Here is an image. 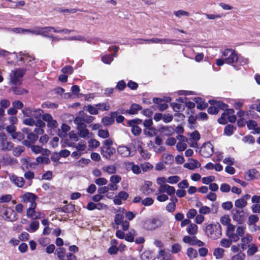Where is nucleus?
<instances>
[{
    "instance_id": "9",
    "label": "nucleus",
    "mask_w": 260,
    "mask_h": 260,
    "mask_svg": "<svg viewBox=\"0 0 260 260\" xmlns=\"http://www.w3.org/2000/svg\"><path fill=\"white\" fill-rule=\"evenodd\" d=\"M23 76V71L21 70H16L11 78V82L14 85H20L21 84V78Z\"/></svg>"
},
{
    "instance_id": "47",
    "label": "nucleus",
    "mask_w": 260,
    "mask_h": 260,
    "mask_svg": "<svg viewBox=\"0 0 260 260\" xmlns=\"http://www.w3.org/2000/svg\"><path fill=\"white\" fill-rule=\"evenodd\" d=\"M98 136L102 138L106 139L109 137V133L107 129H100L98 131Z\"/></svg>"
},
{
    "instance_id": "16",
    "label": "nucleus",
    "mask_w": 260,
    "mask_h": 260,
    "mask_svg": "<svg viewBox=\"0 0 260 260\" xmlns=\"http://www.w3.org/2000/svg\"><path fill=\"white\" fill-rule=\"evenodd\" d=\"M193 101L197 103V108L203 110L208 106V104L205 102V100L200 97H195L193 99Z\"/></svg>"
},
{
    "instance_id": "42",
    "label": "nucleus",
    "mask_w": 260,
    "mask_h": 260,
    "mask_svg": "<svg viewBox=\"0 0 260 260\" xmlns=\"http://www.w3.org/2000/svg\"><path fill=\"white\" fill-rule=\"evenodd\" d=\"M232 244V240L229 239L224 238L220 240V245L223 247L224 248H229L230 247V246Z\"/></svg>"
},
{
    "instance_id": "27",
    "label": "nucleus",
    "mask_w": 260,
    "mask_h": 260,
    "mask_svg": "<svg viewBox=\"0 0 260 260\" xmlns=\"http://www.w3.org/2000/svg\"><path fill=\"white\" fill-rule=\"evenodd\" d=\"M201 166L200 163L196 159H192V162L189 163H185L184 165V167L189 170H193L194 169L200 167Z\"/></svg>"
},
{
    "instance_id": "56",
    "label": "nucleus",
    "mask_w": 260,
    "mask_h": 260,
    "mask_svg": "<svg viewBox=\"0 0 260 260\" xmlns=\"http://www.w3.org/2000/svg\"><path fill=\"white\" fill-rule=\"evenodd\" d=\"M121 178L120 176L114 175H112L110 177V181L111 182L115 184L116 185V184L119 183L121 181Z\"/></svg>"
},
{
    "instance_id": "55",
    "label": "nucleus",
    "mask_w": 260,
    "mask_h": 260,
    "mask_svg": "<svg viewBox=\"0 0 260 260\" xmlns=\"http://www.w3.org/2000/svg\"><path fill=\"white\" fill-rule=\"evenodd\" d=\"M126 83L123 80H120L117 83L115 88L117 89L119 91H122L126 87Z\"/></svg>"
},
{
    "instance_id": "13",
    "label": "nucleus",
    "mask_w": 260,
    "mask_h": 260,
    "mask_svg": "<svg viewBox=\"0 0 260 260\" xmlns=\"http://www.w3.org/2000/svg\"><path fill=\"white\" fill-rule=\"evenodd\" d=\"M158 131L166 136H172L174 133V129L171 126H160L158 128Z\"/></svg>"
},
{
    "instance_id": "18",
    "label": "nucleus",
    "mask_w": 260,
    "mask_h": 260,
    "mask_svg": "<svg viewBox=\"0 0 260 260\" xmlns=\"http://www.w3.org/2000/svg\"><path fill=\"white\" fill-rule=\"evenodd\" d=\"M117 152L122 157H127L131 154V149L125 146H120L117 148Z\"/></svg>"
},
{
    "instance_id": "33",
    "label": "nucleus",
    "mask_w": 260,
    "mask_h": 260,
    "mask_svg": "<svg viewBox=\"0 0 260 260\" xmlns=\"http://www.w3.org/2000/svg\"><path fill=\"white\" fill-rule=\"evenodd\" d=\"M95 106L97 107L98 111L100 110L102 111H108L110 108V104L108 102L98 103L95 104Z\"/></svg>"
},
{
    "instance_id": "3",
    "label": "nucleus",
    "mask_w": 260,
    "mask_h": 260,
    "mask_svg": "<svg viewBox=\"0 0 260 260\" xmlns=\"http://www.w3.org/2000/svg\"><path fill=\"white\" fill-rule=\"evenodd\" d=\"M206 233L208 237L213 239L220 238L221 236V226L219 223L216 222L207 226Z\"/></svg>"
},
{
    "instance_id": "31",
    "label": "nucleus",
    "mask_w": 260,
    "mask_h": 260,
    "mask_svg": "<svg viewBox=\"0 0 260 260\" xmlns=\"http://www.w3.org/2000/svg\"><path fill=\"white\" fill-rule=\"evenodd\" d=\"M248 248L247 254L248 256L253 255L258 251V247L255 244L252 243Z\"/></svg>"
},
{
    "instance_id": "35",
    "label": "nucleus",
    "mask_w": 260,
    "mask_h": 260,
    "mask_svg": "<svg viewBox=\"0 0 260 260\" xmlns=\"http://www.w3.org/2000/svg\"><path fill=\"white\" fill-rule=\"evenodd\" d=\"M256 125L257 123L254 120H249L247 122V126L249 129H255L257 133H259L260 131V128L258 127L255 128Z\"/></svg>"
},
{
    "instance_id": "30",
    "label": "nucleus",
    "mask_w": 260,
    "mask_h": 260,
    "mask_svg": "<svg viewBox=\"0 0 260 260\" xmlns=\"http://www.w3.org/2000/svg\"><path fill=\"white\" fill-rule=\"evenodd\" d=\"M138 150H139L141 156L143 158L145 159H148L150 158L151 156V154L149 153L147 150L143 149L141 145H139L138 146Z\"/></svg>"
},
{
    "instance_id": "21",
    "label": "nucleus",
    "mask_w": 260,
    "mask_h": 260,
    "mask_svg": "<svg viewBox=\"0 0 260 260\" xmlns=\"http://www.w3.org/2000/svg\"><path fill=\"white\" fill-rule=\"evenodd\" d=\"M142 109V107L136 103L132 104L129 109L128 110V114L135 115L138 113L139 111Z\"/></svg>"
},
{
    "instance_id": "58",
    "label": "nucleus",
    "mask_w": 260,
    "mask_h": 260,
    "mask_svg": "<svg viewBox=\"0 0 260 260\" xmlns=\"http://www.w3.org/2000/svg\"><path fill=\"white\" fill-rule=\"evenodd\" d=\"M187 254L190 258H194L197 256L198 253L196 250L192 248H189L187 249Z\"/></svg>"
},
{
    "instance_id": "24",
    "label": "nucleus",
    "mask_w": 260,
    "mask_h": 260,
    "mask_svg": "<svg viewBox=\"0 0 260 260\" xmlns=\"http://www.w3.org/2000/svg\"><path fill=\"white\" fill-rule=\"evenodd\" d=\"M20 85H14L11 88L14 94L16 95H22L28 93V90L22 88L19 86Z\"/></svg>"
},
{
    "instance_id": "46",
    "label": "nucleus",
    "mask_w": 260,
    "mask_h": 260,
    "mask_svg": "<svg viewBox=\"0 0 260 260\" xmlns=\"http://www.w3.org/2000/svg\"><path fill=\"white\" fill-rule=\"evenodd\" d=\"M242 141L244 143H248L252 144L255 142V139L252 136L248 135L244 137L242 139Z\"/></svg>"
},
{
    "instance_id": "63",
    "label": "nucleus",
    "mask_w": 260,
    "mask_h": 260,
    "mask_svg": "<svg viewBox=\"0 0 260 260\" xmlns=\"http://www.w3.org/2000/svg\"><path fill=\"white\" fill-rule=\"evenodd\" d=\"M180 180V177L178 176H170L168 179V182L171 184L177 183Z\"/></svg>"
},
{
    "instance_id": "25",
    "label": "nucleus",
    "mask_w": 260,
    "mask_h": 260,
    "mask_svg": "<svg viewBox=\"0 0 260 260\" xmlns=\"http://www.w3.org/2000/svg\"><path fill=\"white\" fill-rule=\"evenodd\" d=\"M225 250L220 247L215 248L213 252L214 256L216 259H221L224 257Z\"/></svg>"
},
{
    "instance_id": "1",
    "label": "nucleus",
    "mask_w": 260,
    "mask_h": 260,
    "mask_svg": "<svg viewBox=\"0 0 260 260\" xmlns=\"http://www.w3.org/2000/svg\"><path fill=\"white\" fill-rule=\"evenodd\" d=\"M222 56L225 58V63L232 65L236 70L248 63L247 59L238 54L233 49H225L222 52Z\"/></svg>"
},
{
    "instance_id": "44",
    "label": "nucleus",
    "mask_w": 260,
    "mask_h": 260,
    "mask_svg": "<svg viewBox=\"0 0 260 260\" xmlns=\"http://www.w3.org/2000/svg\"><path fill=\"white\" fill-rule=\"evenodd\" d=\"M66 251L63 248H58L56 250V253L60 260H63Z\"/></svg>"
},
{
    "instance_id": "20",
    "label": "nucleus",
    "mask_w": 260,
    "mask_h": 260,
    "mask_svg": "<svg viewBox=\"0 0 260 260\" xmlns=\"http://www.w3.org/2000/svg\"><path fill=\"white\" fill-rule=\"evenodd\" d=\"M171 202H170L166 207L168 211H174L176 207V203L178 200L176 196H173L170 198Z\"/></svg>"
},
{
    "instance_id": "32",
    "label": "nucleus",
    "mask_w": 260,
    "mask_h": 260,
    "mask_svg": "<svg viewBox=\"0 0 260 260\" xmlns=\"http://www.w3.org/2000/svg\"><path fill=\"white\" fill-rule=\"evenodd\" d=\"M247 201H245L244 199H238L235 202V207L239 209H242L247 205Z\"/></svg>"
},
{
    "instance_id": "48",
    "label": "nucleus",
    "mask_w": 260,
    "mask_h": 260,
    "mask_svg": "<svg viewBox=\"0 0 260 260\" xmlns=\"http://www.w3.org/2000/svg\"><path fill=\"white\" fill-rule=\"evenodd\" d=\"M12 137L14 139H17L18 141H20L24 139V135L21 132H16L14 134L12 135Z\"/></svg>"
},
{
    "instance_id": "2",
    "label": "nucleus",
    "mask_w": 260,
    "mask_h": 260,
    "mask_svg": "<svg viewBox=\"0 0 260 260\" xmlns=\"http://www.w3.org/2000/svg\"><path fill=\"white\" fill-rule=\"evenodd\" d=\"M113 141L111 139H106L102 142L100 147V152L103 157L110 159L111 156L116 152L115 149L112 147Z\"/></svg>"
},
{
    "instance_id": "36",
    "label": "nucleus",
    "mask_w": 260,
    "mask_h": 260,
    "mask_svg": "<svg viewBox=\"0 0 260 260\" xmlns=\"http://www.w3.org/2000/svg\"><path fill=\"white\" fill-rule=\"evenodd\" d=\"M84 110H86L90 114L92 115H96L99 113L97 107L95 106L93 107L91 105H89L87 106H85L84 107Z\"/></svg>"
},
{
    "instance_id": "64",
    "label": "nucleus",
    "mask_w": 260,
    "mask_h": 260,
    "mask_svg": "<svg viewBox=\"0 0 260 260\" xmlns=\"http://www.w3.org/2000/svg\"><path fill=\"white\" fill-rule=\"evenodd\" d=\"M233 205L232 202L228 201L222 204V207L224 210H230L233 208Z\"/></svg>"
},
{
    "instance_id": "10",
    "label": "nucleus",
    "mask_w": 260,
    "mask_h": 260,
    "mask_svg": "<svg viewBox=\"0 0 260 260\" xmlns=\"http://www.w3.org/2000/svg\"><path fill=\"white\" fill-rule=\"evenodd\" d=\"M252 236L248 234L244 236L241 239V248L242 250H245L251 244L250 243L252 241Z\"/></svg>"
},
{
    "instance_id": "50",
    "label": "nucleus",
    "mask_w": 260,
    "mask_h": 260,
    "mask_svg": "<svg viewBox=\"0 0 260 260\" xmlns=\"http://www.w3.org/2000/svg\"><path fill=\"white\" fill-rule=\"evenodd\" d=\"M142 120L139 118H136L132 120H129L127 121V124L129 126L138 125L141 124Z\"/></svg>"
},
{
    "instance_id": "54",
    "label": "nucleus",
    "mask_w": 260,
    "mask_h": 260,
    "mask_svg": "<svg viewBox=\"0 0 260 260\" xmlns=\"http://www.w3.org/2000/svg\"><path fill=\"white\" fill-rule=\"evenodd\" d=\"M215 178L214 176H210L208 177H205L202 178V182L204 184H209L210 183H211L214 181Z\"/></svg>"
},
{
    "instance_id": "61",
    "label": "nucleus",
    "mask_w": 260,
    "mask_h": 260,
    "mask_svg": "<svg viewBox=\"0 0 260 260\" xmlns=\"http://www.w3.org/2000/svg\"><path fill=\"white\" fill-rule=\"evenodd\" d=\"M12 196L10 194H5L0 198V203H7L11 200Z\"/></svg>"
},
{
    "instance_id": "17",
    "label": "nucleus",
    "mask_w": 260,
    "mask_h": 260,
    "mask_svg": "<svg viewBox=\"0 0 260 260\" xmlns=\"http://www.w3.org/2000/svg\"><path fill=\"white\" fill-rule=\"evenodd\" d=\"M183 241L190 245L197 244L199 246H202L203 244L202 242L198 241L194 237H191L188 236H185L183 237Z\"/></svg>"
},
{
    "instance_id": "60",
    "label": "nucleus",
    "mask_w": 260,
    "mask_h": 260,
    "mask_svg": "<svg viewBox=\"0 0 260 260\" xmlns=\"http://www.w3.org/2000/svg\"><path fill=\"white\" fill-rule=\"evenodd\" d=\"M245 227L243 226H239L237 228L236 230V234L238 236L242 237L244 236L245 231Z\"/></svg>"
},
{
    "instance_id": "43",
    "label": "nucleus",
    "mask_w": 260,
    "mask_h": 260,
    "mask_svg": "<svg viewBox=\"0 0 260 260\" xmlns=\"http://www.w3.org/2000/svg\"><path fill=\"white\" fill-rule=\"evenodd\" d=\"M131 126L132 127V133L134 136H137L141 134L142 132V129L138 125H134Z\"/></svg>"
},
{
    "instance_id": "40",
    "label": "nucleus",
    "mask_w": 260,
    "mask_h": 260,
    "mask_svg": "<svg viewBox=\"0 0 260 260\" xmlns=\"http://www.w3.org/2000/svg\"><path fill=\"white\" fill-rule=\"evenodd\" d=\"M228 115L224 110V112L222 113L221 117H219L217 121L219 124H225L228 123Z\"/></svg>"
},
{
    "instance_id": "53",
    "label": "nucleus",
    "mask_w": 260,
    "mask_h": 260,
    "mask_svg": "<svg viewBox=\"0 0 260 260\" xmlns=\"http://www.w3.org/2000/svg\"><path fill=\"white\" fill-rule=\"evenodd\" d=\"M74 71L73 68L71 66H66L61 69V72L63 74H72Z\"/></svg>"
},
{
    "instance_id": "62",
    "label": "nucleus",
    "mask_w": 260,
    "mask_h": 260,
    "mask_svg": "<svg viewBox=\"0 0 260 260\" xmlns=\"http://www.w3.org/2000/svg\"><path fill=\"white\" fill-rule=\"evenodd\" d=\"M220 189L221 192H228L231 189V186L228 184L222 183L220 185Z\"/></svg>"
},
{
    "instance_id": "5",
    "label": "nucleus",
    "mask_w": 260,
    "mask_h": 260,
    "mask_svg": "<svg viewBox=\"0 0 260 260\" xmlns=\"http://www.w3.org/2000/svg\"><path fill=\"white\" fill-rule=\"evenodd\" d=\"M122 224V229L124 231L128 230L129 226V223L126 220L124 215L122 212L117 214L114 219V223L113 224V227L115 229H118V225Z\"/></svg>"
},
{
    "instance_id": "14",
    "label": "nucleus",
    "mask_w": 260,
    "mask_h": 260,
    "mask_svg": "<svg viewBox=\"0 0 260 260\" xmlns=\"http://www.w3.org/2000/svg\"><path fill=\"white\" fill-rule=\"evenodd\" d=\"M12 182L19 187H22L24 184V179L22 177H18L15 175H12L10 177Z\"/></svg>"
},
{
    "instance_id": "45",
    "label": "nucleus",
    "mask_w": 260,
    "mask_h": 260,
    "mask_svg": "<svg viewBox=\"0 0 260 260\" xmlns=\"http://www.w3.org/2000/svg\"><path fill=\"white\" fill-rule=\"evenodd\" d=\"M44 111L42 109H39L36 110H34V118L36 119L35 120H42L41 117Z\"/></svg>"
},
{
    "instance_id": "51",
    "label": "nucleus",
    "mask_w": 260,
    "mask_h": 260,
    "mask_svg": "<svg viewBox=\"0 0 260 260\" xmlns=\"http://www.w3.org/2000/svg\"><path fill=\"white\" fill-rule=\"evenodd\" d=\"M102 61L106 64H110L113 60L110 55H105L101 57Z\"/></svg>"
},
{
    "instance_id": "11",
    "label": "nucleus",
    "mask_w": 260,
    "mask_h": 260,
    "mask_svg": "<svg viewBox=\"0 0 260 260\" xmlns=\"http://www.w3.org/2000/svg\"><path fill=\"white\" fill-rule=\"evenodd\" d=\"M34 125H35L36 127L34 129V132L37 135H42L44 133V131L43 128L45 126V123L42 120H35L34 119Z\"/></svg>"
},
{
    "instance_id": "41",
    "label": "nucleus",
    "mask_w": 260,
    "mask_h": 260,
    "mask_svg": "<svg viewBox=\"0 0 260 260\" xmlns=\"http://www.w3.org/2000/svg\"><path fill=\"white\" fill-rule=\"evenodd\" d=\"M136 235V232L134 230H131L129 233L125 236V240L128 242H133L134 240V237Z\"/></svg>"
},
{
    "instance_id": "4",
    "label": "nucleus",
    "mask_w": 260,
    "mask_h": 260,
    "mask_svg": "<svg viewBox=\"0 0 260 260\" xmlns=\"http://www.w3.org/2000/svg\"><path fill=\"white\" fill-rule=\"evenodd\" d=\"M77 127L79 130V135L81 137L85 138L89 134L88 130L86 128V124L82 116H76L74 120Z\"/></svg>"
},
{
    "instance_id": "49",
    "label": "nucleus",
    "mask_w": 260,
    "mask_h": 260,
    "mask_svg": "<svg viewBox=\"0 0 260 260\" xmlns=\"http://www.w3.org/2000/svg\"><path fill=\"white\" fill-rule=\"evenodd\" d=\"M218 107L216 105H211L208 107L207 112L210 114H217L219 112Z\"/></svg>"
},
{
    "instance_id": "39",
    "label": "nucleus",
    "mask_w": 260,
    "mask_h": 260,
    "mask_svg": "<svg viewBox=\"0 0 260 260\" xmlns=\"http://www.w3.org/2000/svg\"><path fill=\"white\" fill-rule=\"evenodd\" d=\"M245 254L240 251L237 254L233 255L231 258L232 260H245Z\"/></svg>"
},
{
    "instance_id": "15",
    "label": "nucleus",
    "mask_w": 260,
    "mask_h": 260,
    "mask_svg": "<svg viewBox=\"0 0 260 260\" xmlns=\"http://www.w3.org/2000/svg\"><path fill=\"white\" fill-rule=\"evenodd\" d=\"M208 103L210 105H216L218 107L217 109L219 111V109L225 110L226 108H228L229 105L222 101H216L214 100H210Z\"/></svg>"
},
{
    "instance_id": "26",
    "label": "nucleus",
    "mask_w": 260,
    "mask_h": 260,
    "mask_svg": "<svg viewBox=\"0 0 260 260\" xmlns=\"http://www.w3.org/2000/svg\"><path fill=\"white\" fill-rule=\"evenodd\" d=\"M236 130V127L235 126L232 124H229L224 128V134L228 136H231Z\"/></svg>"
},
{
    "instance_id": "38",
    "label": "nucleus",
    "mask_w": 260,
    "mask_h": 260,
    "mask_svg": "<svg viewBox=\"0 0 260 260\" xmlns=\"http://www.w3.org/2000/svg\"><path fill=\"white\" fill-rule=\"evenodd\" d=\"M141 258L142 260H153L154 256L151 252L146 251L142 254Z\"/></svg>"
},
{
    "instance_id": "28",
    "label": "nucleus",
    "mask_w": 260,
    "mask_h": 260,
    "mask_svg": "<svg viewBox=\"0 0 260 260\" xmlns=\"http://www.w3.org/2000/svg\"><path fill=\"white\" fill-rule=\"evenodd\" d=\"M53 31L55 32H63V30H57L54 27L49 26V27H45L44 28H42V30H40V34L41 33L42 35L45 36H48V33L50 31Z\"/></svg>"
},
{
    "instance_id": "7",
    "label": "nucleus",
    "mask_w": 260,
    "mask_h": 260,
    "mask_svg": "<svg viewBox=\"0 0 260 260\" xmlns=\"http://www.w3.org/2000/svg\"><path fill=\"white\" fill-rule=\"evenodd\" d=\"M200 153L204 157H210L213 153V146L210 142L204 143L200 148Z\"/></svg>"
},
{
    "instance_id": "23",
    "label": "nucleus",
    "mask_w": 260,
    "mask_h": 260,
    "mask_svg": "<svg viewBox=\"0 0 260 260\" xmlns=\"http://www.w3.org/2000/svg\"><path fill=\"white\" fill-rule=\"evenodd\" d=\"M115 115H113L112 112L110 113V116H105L102 119V122L105 126L111 125L114 123L115 120Z\"/></svg>"
},
{
    "instance_id": "59",
    "label": "nucleus",
    "mask_w": 260,
    "mask_h": 260,
    "mask_svg": "<svg viewBox=\"0 0 260 260\" xmlns=\"http://www.w3.org/2000/svg\"><path fill=\"white\" fill-rule=\"evenodd\" d=\"M140 191L144 194H149L153 192V190L150 187H146L144 184L140 189Z\"/></svg>"
},
{
    "instance_id": "19",
    "label": "nucleus",
    "mask_w": 260,
    "mask_h": 260,
    "mask_svg": "<svg viewBox=\"0 0 260 260\" xmlns=\"http://www.w3.org/2000/svg\"><path fill=\"white\" fill-rule=\"evenodd\" d=\"M246 216L244 212H234L233 219L238 223H242L246 219Z\"/></svg>"
},
{
    "instance_id": "37",
    "label": "nucleus",
    "mask_w": 260,
    "mask_h": 260,
    "mask_svg": "<svg viewBox=\"0 0 260 260\" xmlns=\"http://www.w3.org/2000/svg\"><path fill=\"white\" fill-rule=\"evenodd\" d=\"M79 114L81 116H83V117L84 118V119L85 120L86 124V123H90L94 119V117H93L92 116H90V115H88L87 114H85L84 113V112H83V111H80L79 112Z\"/></svg>"
},
{
    "instance_id": "12",
    "label": "nucleus",
    "mask_w": 260,
    "mask_h": 260,
    "mask_svg": "<svg viewBox=\"0 0 260 260\" xmlns=\"http://www.w3.org/2000/svg\"><path fill=\"white\" fill-rule=\"evenodd\" d=\"M22 201L24 203H30L29 207L26 211H32V193L26 192L22 197Z\"/></svg>"
},
{
    "instance_id": "6",
    "label": "nucleus",
    "mask_w": 260,
    "mask_h": 260,
    "mask_svg": "<svg viewBox=\"0 0 260 260\" xmlns=\"http://www.w3.org/2000/svg\"><path fill=\"white\" fill-rule=\"evenodd\" d=\"M13 148V144L8 140L4 133L0 132V150L10 151Z\"/></svg>"
},
{
    "instance_id": "57",
    "label": "nucleus",
    "mask_w": 260,
    "mask_h": 260,
    "mask_svg": "<svg viewBox=\"0 0 260 260\" xmlns=\"http://www.w3.org/2000/svg\"><path fill=\"white\" fill-rule=\"evenodd\" d=\"M153 202L154 200L152 198L149 197L146 198L144 200H142V204L145 206H150L153 204Z\"/></svg>"
},
{
    "instance_id": "34",
    "label": "nucleus",
    "mask_w": 260,
    "mask_h": 260,
    "mask_svg": "<svg viewBox=\"0 0 260 260\" xmlns=\"http://www.w3.org/2000/svg\"><path fill=\"white\" fill-rule=\"evenodd\" d=\"M186 231L190 235H196L198 232V226L195 224L191 223L187 226Z\"/></svg>"
},
{
    "instance_id": "22",
    "label": "nucleus",
    "mask_w": 260,
    "mask_h": 260,
    "mask_svg": "<svg viewBox=\"0 0 260 260\" xmlns=\"http://www.w3.org/2000/svg\"><path fill=\"white\" fill-rule=\"evenodd\" d=\"M1 216L5 220L13 221L16 219V212H3Z\"/></svg>"
},
{
    "instance_id": "52",
    "label": "nucleus",
    "mask_w": 260,
    "mask_h": 260,
    "mask_svg": "<svg viewBox=\"0 0 260 260\" xmlns=\"http://www.w3.org/2000/svg\"><path fill=\"white\" fill-rule=\"evenodd\" d=\"M173 119V115L170 113H166L163 115L162 120L165 123H169Z\"/></svg>"
},
{
    "instance_id": "8",
    "label": "nucleus",
    "mask_w": 260,
    "mask_h": 260,
    "mask_svg": "<svg viewBox=\"0 0 260 260\" xmlns=\"http://www.w3.org/2000/svg\"><path fill=\"white\" fill-rule=\"evenodd\" d=\"M22 132L27 135V138L28 140H25L22 141V144L28 148H31L32 151V132L28 128H23Z\"/></svg>"
},
{
    "instance_id": "29",
    "label": "nucleus",
    "mask_w": 260,
    "mask_h": 260,
    "mask_svg": "<svg viewBox=\"0 0 260 260\" xmlns=\"http://www.w3.org/2000/svg\"><path fill=\"white\" fill-rule=\"evenodd\" d=\"M257 173L255 169L249 170L245 174V179L247 181H251L254 178V175Z\"/></svg>"
}]
</instances>
